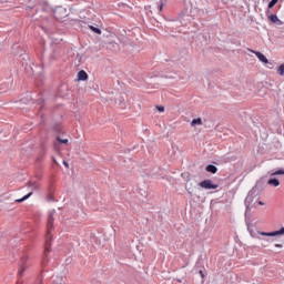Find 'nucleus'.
Here are the masks:
<instances>
[{
  "mask_svg": "<svg viewBox=\"0 0 284 284\" xmlns=\"http://www.w3.org/2000/svg\"><path fill=\"white\" fill-rule=\"evenodd\" d=\"M54 214L57 211H49L48 213V222H47V234H45V243H44V257L43 263L48 261V252H50V247L52 246V232H54Z\"/></svg>",
  "mask_w": 284,
  "mask_h": 284,
  "instance_id": "obj_1",
  "label": "nucleus"
},
{
  "mask_svg": "<svg viewBox=\"0 0 284 284\" xmlns=\"http://www.w3.org/2000/svg\"><path fill=\"white\" fill-rule=\"evenodd\" d=\"M284 176V169H278L276 171H271L268 172V176H271L267 180V185H271V187H278V185H281V180H278V178L276 176Z\"/></svg>",
  "mask_w": 284,
  "mask_h": 284,
  "instance_id": "obj_2",
  "label": "nucleus"
},
{
  "mask_svg": "<svg viewBox=\"0 0 284 284\" xmlns=\"http://www.w3.org/2000/svg\"><path fill=\"white\" fill-rule=\"evenodd\" d=\"M254 199H256V191L251 190L247 194V196L244 200V205L246 207L245 210V216H247V214H251L252 212V203H254Z\"/></svg>",
  "mask_w": 284,
  "mask_h": 284,
  "instance_id": "obj_3",
  "label": "nucleus"
},
{
  "mask_svg": "<svg viewBox=\"0 0 284 284\" xmlns=\"http://www.w3.org/2000/svg\"><path fill=\"white\" fill-rule=\"evenodd\" d=\"M69 12L68 9L63 8V7H57L53 10V17L54 19H57V21H63V19H65V17H69Z\"/></svg>",
  "mask_w": 284,
  "mask_h": 284,
  "instance_id": "obj_4",
  "label": "nucleus"
},
{
  "mask_svg": "<svg viewBox=\"0 0 284 284\" xmlns=\"http://www.w3.org/2000/svg\"><path fill=\"white\" fill-rule=\"evenodd\" d=\"M200 187H203V190H216L219 189V184H214L212 180H204L199 183Z\"/></svg>",
  "mask_w": 284,
  "mask_h": 284,
  "instance_id": "obj_5",
  "label": "nucleus"
},
{
  "mask_svg": "<svg viewBox=\"0 0 284 284\" xmlns=\"http://www.w3.org/2000/svg\"><path fill=\"white\" fill-rule=\"evenodd\" d=\"M27 263H28V257H22L19 265V271H18L19 280L21 278V276H23L24 272L28 270V266H26Z\"/></svg>",
  "mask_w": 284,
  "mask_h": 284,
  "instance_id": "obj_6",
  "label": "nucleus"
},
{
  "mask_svg": "<svg viewBox=\"0 0 284 284\" xmlns=\"http://www.w3.org/2000/svg\"><path fill=\"white\" fill-rule=\"evenodd\" d=\"M248 52H252L254 55L257 57L258 61H261L262 63H270V60L267 59V57H265V54H263L261 51H254L252 49H248Z\"/></svg>",
  "mask_w": 284,
  "mask_h": 284,
  "instance_id": "obj_7",
  "label": "nucleus"
},
{
  "mask_svg": "<svg viewBox=\"0 0 284 284\" xmlns=\"http://www.w3.org/2000/svg\"><path fill=\"white\" fill-rule=\"evenodd\" d=\"M261 236H283L284 235V227L282 226L277 231L273 232H260Z\"/></svg>",
  "mask_w": 284,
  "mask_h": 284,
  "instance_id": "obj_8",
  "label": "nucleus"
},
{
  "mask_svg": "<svg viewBox=\"0 0 284 284\" xmlns=\"http://www.w3.org/2000/svg\"><path fill=\"white\" fill-rule=\"evenodd\" d=\"M267 19L271 21V23H275V26H283V22L281 19H278V16L270 13V11H267Z\"/></svg>",
  "mask_w": 284,
  "mask_h": 284,
  "instance_id": "obj_9",
  "label": "nucleus"
},
{
  "mask_svg": "<svg viewBox=\"0 0 284 284\" xmlns=\"http://www.w3.org/2000/svg\"><path fill=\"white\" fill-rule=\"evenodd\" d=\"M205 170L206 172H210V174H216V172H219V168H216L214 164H207Z\"/></svg>",
  "mask_w": 284,
  "mask_h": 284,
  "instance_id": "obj_10",
  "label": "nucleus"
},
{
  "mask_svg": "<svg viewBox=\"0 0 284 284\" xmlns=\"http://www.w3.org/2000/svg\"><path fill=\"white\" fill-rule=\"evenodd\" d=\"M78 81H88V72L81 70L78 72Z\"/></svg>",
  "mask_w": 284,
  "mask_h": 284,
  "instance_id": "obj_11",
  "label": "nucleus"
},
{
  "mask_svg": "<svg viewBox=\"0 0 284 284\" xmlns=\"http://www.w3.org/2000/svg\"><path fill=\"white\" fill-rule=\"evenodd\" d=\"M30 196H32V191L29 192L27 195H24L21 199L16 200V203H23L24 201H28V199H30Z\"/></svg>",
  "mask_w": 284,
  "mask_h": 284,
  "instance_id": "obj_12",
  "label": "nucleus"
},
{
  "mask_svg": "<svg viewBox=\"0 0 284 284\" xmlns=\"http://www.w3.org/2000/svg\"><path fill=\"white\" fill-rule=\"evenodd\" d=\"M191 125L194 128L195 125H203V120L201 118L193 119Z\"/></svg>",
  "mask_w": 284,
  "mask_h": 284,
  "instance_id": "obj_13",
  "label": "nucleus"
},
{
  "mask_svg": "<svg viewBox=\"0 0 284 284\" xmlns=\"http://www.w3.org/2000/svg\"><path fill=\"white\" fill-rule=\"evenodd\" d=\"M27 187H32L33 190H39V185H37V182L29 181L27 183Z\"/></svg>",
  "mask_w": 284,
  "mask_h": 284,
  "instance_id": "obj_14",
  "label": "nucleus"
},
{
  "mask_svg": "<svg viewBox=\"0 0 284 284\" xmlns=\"http://www.w3.org/2000/svg\"><path fill=\"white\" fill-rule=\"evenodd\" d=\"M59 51V49H57V48H53L52 49V53H51V55H50V59L52 60V61H54V60H57V52Z\"/></svg>",
  "mask_w": 284,
  "mask_h": 284,
  "instance_id": "obj_15",
  "label": "nucleus"
},
{
  "mask_svg": "<svg viewBox=\"0 0 284 284\" xmlns=\"http://www.w3.org/2000/svg\"><path fill=\"white\" fill-rule=\"evenodd\" d=\"M57 141H58L59 143H63L64 145H68V143H70V140H68V139H61V136H58V138H57Z\"/></svg>",
  "mask_w": 284,
  "mask_h": 284,
  "instance_id": "obj_16",
  "label": "nucleus"
},
{
  "mask_svg": "<svg viewBox=\"0 0 284 284\" xmlns=\"http://www.w3.org/2000/svg\"><path fill=\"white\" fill-rule=\"evenodd\" d=\"M277 74H280V77H284V63L278 67Z\"/></svg>",
  "mask_w": 284,
  "mask_h": 284,
  "instance_id": "obj_17",
  "label": "nucleus"
},
{
  "mask_svg": "<svg viewBox=\"0 0 284 284\" xmlns=\"http://www.w3.org/2000/svg\"><path fill=\"white\" fill-rule=\"evenodd\" d=\"M90 30H92V32H94L95 34H101V29H99L94 26H90Z\"/></svg>",
  "mask_w": 284,
  "mask_h": 284,
  "instance_id": "obj_18",
  "label": "nucleus"
},
{
  "mask_svg": "<svg viewBox=\"0 0 284 284\" xmlns=\"http://www.w3.org/2000/svg\"><path fill=\"white\" fill-rule=\"evenodd\" d=\"M164 6H165V0H160V3L158 6L160 12H163V7Z\"/></svg>",
  "mask_w": 284,
  "mask_h": 284,
  "instance_id": "obj_19",
  "label": "nucleus"
},
{
  "mask_svg": "<svg viewBox=\"0 0 284 284\" xmlns=\"http://www.w3.org/2000/svg\"><path fill=\"white\" fill-rule=\"evenodd\" d=\"M276 3H278V0H271V1L268 2V9L274 8V6H276Z\"/></svg>",
  "mask_w": 284,
  "mask_h": 284,
  "instance_id": "obj_20",
  "label": "nucleus"
},
{
  "mask_svg": "<svg viewBox=\"0 0 284 284\" xmlns=\"http://www.w3.org/2000/svg\"><path fill=\"white\" fill-rule=\"evenodd\" d=\"M156 110H158V112H165V106H163V105H158V106H156Z\"/></svg>",
  "mask_w": 284,
  "mask_h": 284,
  "instance_id": "obj_21",
  "label": "nucleus"
},
{
  "mask_svg": "<svg viewBox=\"0 0 284 284\" xmlns=\"http://www.w3.org/2000/svg\"><path fill=\"white\" fill-rule=\"evenodd\" d=\"M47 201H49V202H54V196L48 195Z\"/></svg>",
  "mask_w": 284,
  "mask_h": 284,
  "instance_id": "obj_22",
  "label": "nucleus"
},
{
  "mask_svg": "<svg viewBox=\"0 0 284 284\" xmlns=\"http://www.w3.org/2000/svg\"><path fill=\"white\" fill-rule=\"evenodd\" d=\"M62 163L64 168H70V164L68 163V161H63Z\"/></svg>",
  "mask_w": 284,
  "mask_h": 284,
  "instance_id": "obj_23",
  "label": "nucleus"
},
{
  "mask_svg": "<svg viewBox=\"0 0 284 284\" xmlns=\"http://www.w3.org/2000/svg\"><path fill=\"white\" fill-rule=\"evenodd\" d=\"M199 274L201 275L202 278H205V275L203 274V271H199Z\"/></svg>",
  "mask_w": 284,
  "mask_h": 284,
  "instance_id": "obj_24",
  "label": "nucleus"
},
{
  "mask_svg": "<svg viewBox=\"0 0 284 284\" xmlns=\"http://www.w3.org/2000/svg\"><path fill=\"white\" fill-rule=\"evenodd\" d=\"M265 179H267V176H263V178L258 181V183H262V181H265Z\"/></svg>",
  "mask_w": 284,
  "mask_h": 284,
  "instance_id": "obj_25",
  "label": "nucleus"
},
{
  "mask_svg": "<svg viewBox=\"0 0 284 284\" xmlns=\"http://www.w3.org/2000/svg\"><path fill=\"white\" fill-rule=\"evenodd\" d=\"M274 247H283V244H274Z\"/></svg>",
  "mask_w": 284,
  "mask_h": 284,
  "instance_id": "obj_26",
  "label": "nucleus"
},
{
  "mask_svg": "<svg viewBox=\"0 0 284 284\" xmlns=\"http://www.w3.org/2000/svg\"><path fill=\"white\" fill-rule=\"evenodd\" d=\"M260 205H265V203L263 201H258L257 202Z\"/></svg>",
  "mask_w": 284,
  "mask_h": 284,
  "instance_id": "obj_27",
  "label": "nucleus"
},
{
  "mask_svg": "<svg viewBox=\"0 0 284 284\" xmlns=\"http://www.w3.org/2000/svg\"><path fill=\"white\" fill-rule=\"evenodd\" d=\"M187 193L190 194V196H192V191L187 190Z\"/></svg>",
  "mask_w": 284,
  "mask_h": 284,
  "instance_id": "obj_28",
  "label": "nucleus"
},
{
  "mask_svg": "<svg viewBox=\"0 0 284 284\" xmlns=\"http://www.w3.org/2000/svg\"><path fill=\"white\" fill-rule=\"evenodd\" d=\"M0 3H6V1H3V0H0Z\"/></svg>",
  "mask_w": 284,
  "mask_h": 284,
  "instance_id": "obj_29",
  "label": "nucleus"
},
{
  "mask_svg": "<svg viewBox=\"0 0 284 284\" xmlns=\"http://www.w3.org/2000/svg\"><path fill=\"white\" fill-rule=\"evenodd\" d=\"M148 8H150V6H149V7H145V10H148Z\"/></svg>",
  "mask_w": 284,
  "mask_h": 284,
  "instance_id": "obj_30",
  "label": "nucleus"
}]
</instances>
